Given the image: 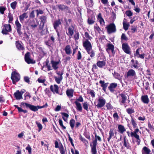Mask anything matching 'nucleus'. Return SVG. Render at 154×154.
I'll use <instances>...</instances> for the list:
<instances>
[{
    "label": "nucleus",
    "mask_w": 154,
    "mask_h": 154,
    "mask_svg": "<svg viewBox=\"0 0 154 154\" xmlns=\"http://www.w3.org/2000/svg\"><path fill=\"white\" fill-rule=\"evenodd\" d=\"M118 85L115 83H112L110 84L109 86L108 87V88L111 92L113 93L114 91V88H115Z\"/></svg>",
    "instance_id": "nucleus-15"
},
{
    "label": "nucleus",
    "mask_w": 154,
    "mask_h": 154,
    "mask_svg": "<svg viewBox=\"0 0 154 154\" xmlns=\"http://www.w3.org/2000/svg\"><path fill=\"white\" fill-rule=\"evenodd\" d=\"M65 52L67 54H69L71 53L70 47L69 45H67L65 48Z\"/></svg>",
    "instance_id": "nucleus-33"
},
{
    "label": "nucleus",
    "mask_w": 154,
    "mask_h": 154,
    "mask_svg": "<svg viewBox=\"0 0 154 154\" xmlns=\"http://www.w3.org/2000/svg\"><path fill=\"white\" fill-rule=\"evenodd\" d=\"M75 121L74 120L72 119L70 121L69 124L72 129H73L74 126Z\"/></svg>",
    "instance_id": "nucleus-41"
},
{
    "label": "nucleus",
    "mask_w": 154,
    "mask_h": 154,
    "mask_svg": "<svg viewBox=\"0 0 154 154\" xmlns=\"http://www.w3.org/2000/svg\"><path fill=\"white\" fill-rule=\"evenodd\" d=\"M47 33L48 31L47 30L44 29V30H42L41 31V34L42 35H45Z\"/></svg>",
    "instance_id": "nucleus-59"
},
{
    "label": "nucleus",
    "mask_w": 154,
    "mask_h": 154,
    "mask_svg": "<svg viewBox=\"0 0 154 154\" xmlns=\"http://www.w3.org/2000/svg\"><path fill=\"white\" fill-rule=\"evenodd\" d=\"M136 75V73L135 71L133 69H129L127 73V77L133 76Z\"/></svg>",
    "instance_id": "nucleus-18"
},
{
    "label": "nucleus",
    "mask_w": 154,
    "mask_h": 154,
    "mask_svg": "<svg viewBox=\"0 0 154 154\" xmlns=\"http://www.w3.org/2000/svg\"><path fill=\"white\" fill-rule=\"evenodd\" d=\"M15 24L16 26V29L17 30V33L20 35H21L22 34V32H21L22 26L19 22L18 19L16 20L15 21Z\"/></svg>",
    "instance_id": "nucleus-8"
},
{
    "label": "nucleus",
    "mask_w": 154,
    "mask_h": 154,
    "mask_svg": "<svg viewBox=\"0 0 154 154\" xmlns=\"http://www.w3.org/2000/svg\"><path fill=\"white\" fill-rule=\"evenodd\" d=\"M75 103L77 106V109L81 111L82 110V107L81 103L78 102L77 101H75Z\"/></svg>",
    "instance_id": "nucleus-29"
},
{
    "label": "nucleus",
    "mask_w": 154,
    "mask_h": 154,
    "mask_svg": "<svg viewBox=\"0 0 154 154\" xmlns=\"http://www.w3.org/2000/svg\"><path fill=\"white\" fill-rule=\"evenodd\" d=\"M61 24V22L60 19H58L57 20H55L53 24L54 29H55L58 36H59V32L58 31L57 28Z\"/></svg>",
    "instance_id": "nucleus-7"
},
{
    "label": "nucleus",
    "mask_w": 154,
    "mask_h": 154,
    "mask_svg": "<svg viewBox=\"0 0 154 154\" xmlns=\"http://www.w3.org/2000/svg\"><path fill=\"white\" fill-rule=\"evenodd\" d=\"M107 48L106 49V51L109 53V50H111L112 53H113L114 50V46L112 44H108L107 45Z\"/></svg>",
    "instance_id": "nucleus-23"
},
{
    "label": "nucleus",
    "mask_w": 154,
    "mask_h": 154,
    "mask_svg": "<svg viewBox=\"0 0 154 154\" xmlns=\"http://www.w3.org/2000/svg\"><path fill=\"white\" fill-rule=\"evenodd\" d=\"M97 64L98 67L100 68H102L103 66H105L106 63L104 60L102 61H99L97 62Z\"/></svg>",
    "instance_id": "nucleus-27"
},
{
    "label": "nucleus",
    "mask_w": 154,
    "mask_h": 154,
    "mask_svg": "<svg viewBox=\"0 0 154 154\" xmlns=\"http://www.w3.org/2000/svg\"><path fill=\"white\" fill-rule=\"evenodd\" d=\"M24 135V131H22L20 134H18L17 135L18 138L21 139L23 137Z\"/></svg>",
    "instance_id": "nucleus-52"
},
{
    "label": "nucleus",
    "mask_w": 154,
    "mask_h": 154,
    "mask_svg": "<svg viewBox=\"0 0 154 154\" xmlns=\"http://www.w3.org/2000/svg\"><path fill=\"white\" fill-rule=\"evenodd\" d=\"M49 61L48 60H47L46 61V65L47 67L48 68V71H50L52 69V68H51V66L49 65Z\"/></svg>",
    "instance_id": "nucleus-49"
},
{
    "label": "nucleus",
    "mask_w": 154,
    "mask_h": 154,
    "mask_svg": "<svg viewBox=\"0 0 154 154\" xmlns=\"http://www.w3.org/2000/svg\"><path fill=\"white\" fill-rule=\"evenodd\" d=\"M26 149L28 150V153L29 154H31L32 149L29 144L27 146L26 148Z\"/></svg>",
    "instance_id": "nucleus-48"
},
{
    "label": "nucleus",
    "mask_w": 154,
    "mask_h": 154,
    "mask_svg": "<svg viewBox=\"0 0 154 154\" xmlns=\"http://www.w3.org/2000/svg\"><path fill=\"white\" fill-rule=\"evenodd\" d=\"M24 59L25 61L28 64H34L35 63V61L30 58V53L29 52H27L25 54Z\"/></svg>",
    "instance_id": "nucleus-4"
},
{
    "label": "nucleus",
    "mask_w": 154,
    "mask_h": 154,
    "mask_svg": "<svg viewBox=\"0 0 154 154\" xmlns=\"http://www.w3.org/2000/svg\"><path fill=\"white\" fill-rule=\"evenodd\" d=\"M82 58V55L80 51H79L77 54V59L80 60Z\"/></svg>",
    "instance_id": "nucleus-61"
},
{
    "label": "nucleus",
    "mask_w": 154,
    "mask_h": 154,
    "mask_svg": "<svg viewBox=\"0 0 154 154\" xmlns=\"http://www.w3.org/2000/svg\"><path fill=\"white\" fill-rule=\"evenodd\" d=\"M21 104L23 106H24L25 105L26 108H28L30 110L34 111H36L38 110V106H36L30 104L23 102L21 103Z\"/></svg>",
    "instance_id": "nucleus-5"
},
{
    "label": "nucleus",
    "mask_w": 154,
    "mask_h": 154,
    "mask_svg": "<svg viewBox=\"0 0 154 154\" xmlns=\"http://www.w3.org/2000/svg\"><path fill=\"white\" fill-rule=\"evenodd\" d=\"M4 26V29H3L2 32L3 34L6 35L8 33V32H11L12 30L11 26L10 24H5Z\"/></svg>",
    "instance_id": "nucleus-6"
},
{
    "label": "nucleus",
    "mask_w": 154,
    "mask_h": 154,
    "mask_svg": "<svg viewBox=\"0 0 154 154\" xmlns=\"http://www.w3.org/2000/svg\"><path fill=\"white\" fill-rule=\"evenodd\" d=\"M131 122V123L134 128L136 127L137 124L133 119H132Z\"/></svg>",
    "instance_id": "nucleus-62"
},
{
    "label": "nucleus",
    "mask_w": 154,
    "mask_h": 154,
    "mask_svg": "<svg viewBox=\"0 0 154 154\" xmlns=\"http://www.w3.org/2000/svg\"><path fill=\"white\" fill-rule=\"evenodd\" d=\"M24 96L25 97L24 100H26L27 97H28L29 98H30L31 97L30 94L29 92H26L24 94Z\"/></svg>",
    "instance_id": "nucleus-55"
},
{
    "label": "nucleus",
    "mask_w": 154,
    "mask_h": 154,
    "mask_svg": "<svg viewBox=\"0 0 154 154\" xmlns=\"http://www.w3.org/2000/svg\"><path fill=\"white\" fill-rule=\"evenodd\" d=\"M59 122L60 125L61 127L63 129H66V127L64 126L63 123V121L61 119H59Z\"/></svg>",
    "instance_id": "nucleus-50"
},
{
    "label": "nucleus",
    "mask_w": 154,
    "mask_h": 154,
    "mask_svg": "<svg viewBox=\"0 0 154 154\" xmlns=\"http://www.w3.org/2000/svg\"><path fill=\"white\" fill-rule=\"evenodd\" d=\"M11 79L14 84H16V82H18L20 79V74L15 71L12 72L11 74Z\"/></svg>",
    "instance_id": "nucleus-1"
},
{
    "label": "nucleus",
    "mask_w": 154,
    "mask_h": 154,
    "mask_svg": "<svg viewBox=\"0 0 154 154\" xmlns=\"http://www.w3.org/2000/svg\"><path fill=\"white\" fill-rule=\"evenodd\" d=\"M125 14L128 17H131L133 15V13L131 10H128L125 11Z\"/></svg>",
    "instance_id": "nucleus-43"
},
{
    "label": "nucleus",
    "mask_w": 154,
    "mask_h": 154,
    "mask_svg": "<svg viewBox=\"0 0 154 154\" xmlns=\"http://www.w3.org/2000/svg\"><path fill=\"white\" fill-rule=\"evenodd\" d=\"M137 19V17L136 16L134 17L133 18L131 19L130 23L131 24H132L134 21L136 20Z\"/></svg>",
    "instance_id": "nucleus-57"
},
{
    "label": "nucleus",
    "mask_w": 154,
    "mask_h": 154,
    "mask_svg": "<svg viewBox=\"0 0 154 154\" xmlns=\"http://www.w3.org/2000/svg\"><path fill=\"white\" fill-rule=\"evenodd\" d=\"M123 28L125 30H127L128 29L129 25L128 23L123 22Z\"/></svg>",
    "instance_id": "nucleus-42"
},
{
    "label": "nucleus",
    "mask_w": 154,
    "mask_h": 154,
    "mask_svg": "<svg viewBox=\"0 0 154 154\" xmlns=\"http://www.w3.org/2000/svg\"><path fill=\"white\" fill-rule=\"evenodd\" d=\"M54 39H51V40H49L48 41L45 42L46 44L48 46H50L51 44V41L52 42H54Z\"/></svg>",
    "instance_id": "nucleus-58"
},
{
    "label": "nucleus",
    "mask_w": 154,
    "mask_h": 154,
    "mask_svg": "<svg viewBox=\"0 0 154 154\" xmlns=\"http://www.w3.org/2000/svg\"><path fill=\"white\" fill-rule=\"evenodd\" d=\"M119 95L121 97L122 99L121 103H125L127 99L126 96L123 94H121Z\"/></svg>",
    "instance_id": "nucleus-31"
},
{
    "label": "nucleus",
    "mask_w": 154,
    "mask_h": 154,
    "mask_svg": "<svg viewBox=\"0 0 154 154\" xmlns=\"http://www.w3.org/2000/svg\"><path fill=\"white\" fill-rule=\"evenodd\" d=\"M146 154H150L149 152H150V150L146 146H144L143 148V150Z\"/></svg>",
    "instance_id": "nucleus-40"
},
{
    "label": "nucleus",
    "mask_w": 154,
    "mask_h": 154,
    "mask_svg": "<svg viewBox=\"0 0 154 154\" xmlns=\"http://www.w3.org/2000/svg\"><path fill=\"white\" fill-rule=\"evenodd\" d=\"M112 74L113 75L115 76V77L117 79L119 80H120V75L119 74L115 72L114 74L113 73Z\"/></svg>",
    "instance_id": "nucleus-44"
},
{
    "label": "nucleus",
    "mask_w": 154,
    "mask_h": 154,
    "mask_svg": "<svg viewBox=\"0 0 154 154\" xmlns=\"http://www.w3.org/2000/svg\"><path fill=\"white\" fill-rule=\"evenodd\" d=\"M85 3L88 7H92L93 5V0H85Z\"/></svg>",
    "instance_id": "nucleus-21"
},
{
    "label": "nucleus",
    "mask_w": 154,
    "mask_h": 154,
    "mask_svg": "<svg viewBox=\"0 0 154 154\" xmlns=\"http://www.w3.org/2000/svg\"><path fill=\"white\" fill-rule=\"evenodd\" d=\"M118 128L119 130V131L122 134L124 132L126 131V129L124 126L121 125H119Z\"/></svg>",
    "instance_id": "nucleus-30"
},
{
    "label": "nucleus",
    "mask_w": 154,
    "mask_h": 154,
    "mask_svg": "<svg viewBox=\"0 0 154 154\" xmlns=\"http://www.w3.org/2000/svg\"><path fill=\"white\" fill-rule=\"evenodd\" d=\"M6 9L5 7L2 6H0V13L2 14L4 13V11Z\"/></svg>",
    "instance_id": "nucleus-47"
},
{
    "label": "nucleus",
    "mask_w": 154,
    "mask_h": 154,
    "mask_svg": "<svg viewBox=\"0 0 154 154\" xmlns=\"http://www.w3.org/2000/svg\"><path fill=\"white\" fill-rule=\"evenodd\" d=\"M59 9L61 11L63 10L64 9L68 10L69 8L66 5H65L63 4H60L57 5Z\"/></svg>",
    "instance_id": "nucleus-25"
},
{
    "label": "nucleus",
    "mask_w": 154,
    "mask_h": 154,
    "mask_svg": "<svg viewBox=\"0 0 154 154\" xmlns=\"http://www.w3.org/2000/svg\"><path fill=\"white\" fill-rule=\"evenodd\" d=\"M35 11H32L30 13L29 15V17L30 18H33L35 17ZM36 12L37 16L38 15V10L37 9L35 11Z\"/></svg>",
    "instance_id": "nucleus-32"
},
{
    "label": "nucleus",
    "mask_w": 154,
    "mask_h": 154,
    "mask_svg": "<svg viewBox=\"0 0 154 154\" xmlns=\"http://www.w3.org/2000/svg\"><path fill=\"white\" fill-rule=\"evenodd\" d=\"M74 90L72 89H68L66 91V94L67 96L69 97L73 96Z\"/></svg>",
    "instance_id": "nucleus-20"
},
{
    "label": "nucleus",
    "mask_w": 154,
    "mask_h": 154,
    "mask_svg": "<svg viewBox=\"0 0 154 154\" xmlns=\"http://www.w3.org/2000/svg\"><path fill=\"white\" fill-rule=\"evenodd\" d=\"M54 78L55 79V81L58 84H59L61 82L63 79V77H57L56 76L54 77Z\"/></svg>",
    "instance_id": "nucleus-36"
},
{
    "label": "nucleus",
    "mask_w": 154,
    "mask_h": 154,
    "mask_svg": "<svg viewBox=\"0 0 154 154\" xmlns=\"http://www.w3.org/2000/svg\"><path fill=\"white\" fill-rule=\"evenodd\" d=\"M14 96L17 100H20L22 98V93L19 90H17L14 93Z\"/></svg>",
    "instance_id": "nucleus-14"
},
{
    "label": "nucleus",
    "mask_w": 154,
    "mask_h": 154,
    "mask_svg": "<svg viewBox=\"0 0 154 154\" xmlns=\"http://www.w3.org/2000/svg\"><path fill=\"white\" fill-rule=\"evenodd\" d=\"M131 137L134 136L137 139L140 138L139 136L137 134H134L132 132H131Z\"/></svg>",
    "instance_id": "nucleus-53"
},
{
    "label": "nucleus",
    "mask_w": 154,
    "mask_h": 154,
    "mask_svg": "<svg viewBox=\"0 0 154 154\" xmlns=\"http://www.w3.org/2000/svg\"><path fill=\"white\" fill-rule=\"evenodd\" d=\"M137 31V29L135 26H132L131 28V32L132 33H134Z\"/></svg>",
    "instance_id": "nucleus-60"
},
{
    "label": "nucleus",
    "mask_w": 154,
    "mask_h": 154,
    "mask_svg": "<svg viewBox=\"0 0 154 154\" xmlns=\"http://www.w3.org/2000/svg\"><path fill=\"white\" fill-rule=\"evenodd\" d=\"M24 81L26 82L29 84L30 82L29 78L28 76H25L24 78Z\"/></svg>",
    "instance_id": "nucleus-56"
},
{
    "label": "nucleus",
    "mask_w": 154,
    "mask_h": 154,
    "mask_svg": "<svg viewBox=\"0 0 154 154\" xmlns=\"http://www.w3.org/2000/svg\"><path fill=\"white\" fill-rule=\"evenodd\" d=\"M83 45L86 50L92 49V45L90 42L88 40L83 42Z\"/></svg>",
    "instance_id": "nucleus-9"
},
{
    "label": "nucleus",
    "mask_w": 154,
    "mask_h": 154,
    "mask_svg": "<svg viewBox=\"0 0 154 154\" xmlns=\"http://www.w3.org/2000/svg\"><path fill=\"white\" fill-rule=\"evenodd\" d=\"M127 112L129 114H131L132 113H133L134 112V109L131 107L129 108L126 109Z\"/></svg>",
    "instance_id": "nucleus-39"
},
{
    "label": "nucleus",
    "mask_w": 154,
    "mask_h": 154,
    "mask_svg": "<svg viewBox=\"0 0 154 154\" xmlns=\"http://www.w3.org/2000/svg\"><path fill=\"white\" fill-rule=\"evenodd\" d=\"M27 13H24L19 16V19L22 23H23L25 18H27L28 16L27 15Z\"/></svg>",
    "instance_id": "nucleus-19"
},
{
    "label": "nucleus",
    "mask_w": 154,
    "mask_h": 154,
    "mask_svg": "<svg viewBox=\"0 0 154 154\" xmlns=\"http://www.w3.org/2000/svg\"><path fill=\"white\" fill-rule=\"evenodd\" d=\"M109 137L107 139V140L109 142V141L110 139L112 137L114 136V132L112 130H110L109 132Z\"/></svg>",
    "instance_id": "nucleus-34"
},
{
    "label": "nucleus",
    "mask_w": 154,
    "mask_h": 154,
    "mask_svg": "<svg viewBox=\"0 0 154 154\" xmlns=\"http://www.w3.org/2000/svg\"><path fill=\"white\" fill-rule=\"evenodd\" d=\"M94 28L97 30V31L99 32L101 31L100 28L98 26H94Z\"/></svg>",
    "instance_id": "nucleus-63"
},
{
    "label": "nucleus",
    "mask_w": 154,
    "mask_h": 154,
    "mask_svg": "<svg viewBox=\"0 0 154 154\" xmlns=\"http://www.w3.org/2000/svg\"><path fill=\"white\" fill-rule=\"evenodd\" d=\"M95 22V18L94 16L92 15L90 17L88 16L87 23L89 25H92L94 24Z\"/></svg>",
    "instance_id": "nucleus-12"
},
{
    "label": "nucleus",
    "mask_w": 154,
    "mask_h": 154,
    "mask_svg": "<svg viewBox=\"0 0 154 154\" xmlns=\"http://www.w3.org/2000/svg\"><path fill=\"white\" fill-rule=\"evenodd\" d=\"M51 63L52 64V66L54 70H56L57 68H58L57 65L59 63V62L51 60Z\"/></svg>",
    "instance_id": "nucleus-22"
},
{
    "label": "nucleus",
    "mask_w": 154,
    "mask_h": 154,
    "mask_svg": "<svg viewBox=\"0 0 154 154\" xmlns=\"http://www.w3.org/2000/svg\"><path fill=\"white\" fill-rule=\"evenodd\" d=\"M60 150L61 154H65L64 149L62 145L60 147Z\"/></svg>",
    "instance_id": "nucleus-54"
},
{
    "label": "nucleus",
    "mask_w": 154,
    "mask_h": 154,
    "mask_svg": "<svg viewBox=\"0 0 154 154\" xmlns=\"http://www.w3.org/2000/svg\"><path fill=\"white\" fill-rule=\"evenodd\" d=\"M16 46L17 48L19 50H23V47L21 44V42L20 41H16Z\"/></svg>",
    "instance_id": "nucleus-26"
},
{
    "label": "nucleus",
    "mask_w": 154,
    "mask_h": 154,
    "mask_svg": "<svg viewBox=\"0 0 154 154\" xmlns=\"http://www.w3.org/2000/svg\"><path fill=\"white\" fill-rule=\"evenodd\" d=\"M83 106L84 108L86 110H88V104L87 102H85L83 105Z\"/></svg>",
    "instance_id": "nucleus-51"
},
{
    "label": "nucleus",
    "mask_w": 154,
    "mask_h": 154,
    "mask_svg": "<svg viewBox=\"0 0 154 154\" xmlns=\"http://www.w3.org/2000/svg\"><path fill=\"white\" fill-rule=\"evenodd\" d=\"M74 26V24H71L70 26L68 28V32H66L67 34L70 38H72L73 37L75 29Z\"/></svg>",
    "instance_id": "nucleus-3"
},
{
    "label": "nucleus",
    "mask_w": 154,
    "mask_h": 154,
    "mask_svg": "<svg viewBox=\"0 0 154 154\" xmlns=\"http://www.w3.org/2000/svg\"><path fill=\"white\" fill-rule=\"evenodd\" d=\"M91 152L93 154H96V146H92L91 147Z\"/></svg>",
    "instance_id": "nucleus-45"
},
{
    "label": "nucleus",
    "mask_w": 154,
    "mask_h": 154,
    "mask_svg": "<svg viewBox=\"0 0 154 154\" xmlns=\"http://www.w3.org/2000/svg\"><path fill=\"white\" fill-rule=\"evenodd\" d=\"M8 18L9 19L8 22L9 23H12V22L14 18L12 14H11L10 12L8 14Z\"/></svg>",
    "instance_id": "nucleus-28"
},
{
    "label": "nucleus",
    "mask_w": 154,
    "mask_h": 154,
    "mask_svg": "<svg viewBox=\"0 0 154 154\" xmlns=\"http://www.w3.org/2000/svg\"><path fill=\"white\" fill-rule=\"evenodd\" d=\"M100 23L101 25H103L104 24L105 22L103 19L102 18L100 19L99 20Z\"/></svg>",
    "instance_id": "nucleus-64"
},
{
    "label": "nucleus",
    "mask_w": 154,
    "mask_h": 154,
    "mask_svg": "<svg viewBox=\"0 0 154 154\" xmlns=\"http://www.w3.org/2000/svg\"><path fill=\"white\" fill-rule=\"evenodd\" d=\"M50 89L54 93H58L59 87L57 85H55L54 88L53 85H51L50 87Z\"/></svg>",
    "instance_id": "nucleus-16"
},
{
    "label": "nucleus",
    "mask_w": 154,
    "mask_h": 154,
    "mask_svg": "<svg viewBox=\"0 0 154 154\" xmlns=\"http://www.w3.org/2000/svg\"><path fill=\"white\" fill-rule=\"evenodd\" d=\"M79 32L78 31L75 30L74 35V38H79Z\"/></svg>",
    "instance_id": "nucleus-46"
},
{
    "label": "nucleus",
    "mask_w": 154,
    "mask_h": 154,
    "mask_svg": "<svg viewBox=\"0 0 154 154\" xmlns=\"http://www.w3.org/2000/svg\"><path fill=\"white\" fill-rule=\"evenodd\" d=\"M122 48L123 50L127 54H130V48L128 44L123 43L122 44Z\"/></svg>",
    "instance_id": "nucleus-10"
},
{
    "label": "nucleus",
    "mask_w": 154,
    "mask_h": 154,
    "mask_svg": "<svg viewBox=\"0 0 154 154\" xmlns=\"http://www.w3.org/2000/svg\"><path fill=\"white\" fill-rule=\"evenodd\" d=\"M99 103L96 105L97 108H100L103 106L106 103L105 99L99 98L98 100Z\"/></svg>",
    "instance_id": "nucleus-13"
},
{
    "label": "nucleus",
    "mask_w": 154,
    "mask_h": 154,
    "mask_svg": "<svg viewBox=\"0 0 154 154\" xmlns=\"http://www.w3.org/2000/svg\"><path fill=\"white\" fill-rule=\"evenodd\" d=\"M124 145L126 147L127 149H131V147L129 145L128 140H127V141H125L124 142Z\"/></svg>",
    "instance_id": "nucleus-38"
},
{
    "label": "nucleus",
    "mask_w": 154,
    "mask_h": 154,
    "mask_svg": "<svg viewBox=\"0 0 154 154\" xmlns=\"http://www.w3.org/2000/svg\"><path fill=\"white\" fill-rule=\"evenodd\" d=\"M41 21L39 28L40 29H42L44 26L45 23H46L47 17L45 16L41 17L40 18Z\"/></svg>",
    "instance_id": "nucleus-11"
},
{
    "label": "nucleus",
    "mask_w": 154,
    "mask_h": 154,
    "mask_svg": "<svg viewBox=\"0 0 154 154\" xmlns=\"http://www.w3.org/2000/svg\"><path fill=\"white\" fill-rule=\"evenodd\" d=\"M17 4V2L16 1L12 2L11 4V8L13 10L15 9H16Z\"/></svg>",
    "instance_id": "nucleus-37"
},
{
    "label": "nucleus",
    "mask_w": 154,
    "mask_h": 154,
    "mask_svg": "<svg viewBox=\"0 0 154 154\" xmlns=\"http://www.w3.org/2000/svg\"><path fill=\"white\" fill-rule=\"evenodd\" d=\"M87 52L89 54H90V56L93 57L94 56V52L93 50H92V49H89V50H86Z\"/></svg>",
    "instance_id": "nucleus-35"
},
{
    "label": "nucleus",
    "mask_w": 154,
    "mask_h": 154,
    "mask_svg": "<svg viewBox=\"0 0 154 154\" xmlns=\"http://www.w3.org/2000/svg\"><path fill=\"white\" fill-rule=\"evenodd\" d=\"M106 28L108 33L110 34L115 33L116 31V26L114 23H110L107 26Z\"/></svg>",
    "instance_id": "nucleus-2"
},
{
    "label": "nucleus",
    "mask_w": 154,
    "mask_h": 154,
    "mask_svg": "<svg viewBox=\"0 0 154 154\" xmlns=\"http://www.w3.org/2000/svg\"><path fill=\"white\" fill-rule=\"evenodd\" d=\"M99 83L101 85V86L103 88V90L104 91H105L106 89L108 86V83H105L104 81L102 80H100Z\"/></svg>",
    "instance_id": "nucleus-17"
},
{
    "label": "nucleus",
    "mask_w": 154,
    "mask_h": 154,
    "mask_svg": "<svg viewBox=\"0 0 154 154\" xmlns=\"http://www.w3.org/2000/svg\"><path fill=\"white\" fill-rule=\"evenodd\" d=\"M141 99L142 101L144 103L147 104L148 103L149 99L147 95L142 96L141 97Z\"/></svg>",
    "instance_id": "nucleus-24"
}]
</instances>
